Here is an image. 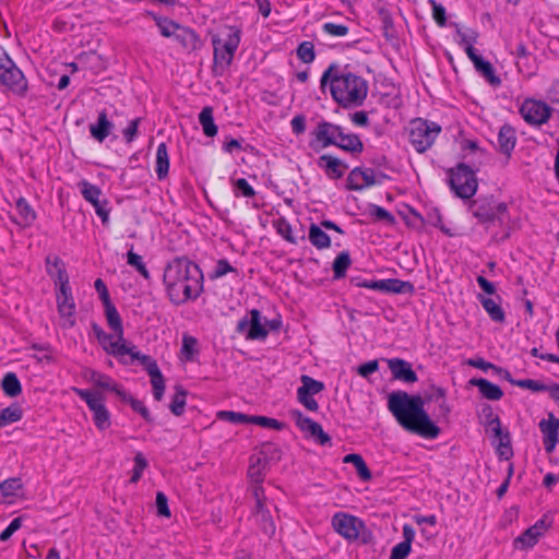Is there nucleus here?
<instances>
[{"instance_id":"13d9d810","label":"nucleus","mask_w":559,"mask_h":559,"mask_svg":"<svg viewBox=\"0 0 559 559\" xmlns=\"http://www.w3.org/2000/svg\"><path fill=\"white\" fill-rule=\"evenodd\" d=\"M429 4L431 5V9H432V17L435 20V22L443 27L445 26L447 24V11H445V8L437 2L436 0H429Z\"/></svg>"},{"instance_id":"aec40b11","label":"nucleus","mask_w":559,"mask_h":559,"mask_svg":"<svg viewBox=\"0 0 559 559\" xmlns=\"http://www.w3.org/2000/svg\"><path fill=\"white\" fill-rule=\"evenodd\" d=\"M175 39L187 51H194L200 49L202 40L200 36L192 28L182 26L179 28Z\"/></svg>"},{"instance_id":"e2e57ef3","label":"nucleus","mask_w":559,"mask_h":559,"mask_svg":"<svg viewBox=\"0 0 559 559\" xmlns=\"http://www.w3.org/2000/svg\"><path fill=\"white\" fill-rule=\"evenodd\" d=\"M230 272L237 273V270L233 267L226 259H221L216 262L215 269L213 270L210 277L212 280H216L223 277L224 275Z\"/></svg>"},{"instance_id":"393cba45","label":"nucleus","mask_w":559,"mask_h":559,"mask_svg":"<svg viewBox=\"0 0 559 559\" xmlns=\"http://www.w3.org/2000/svg\"><path fill=\"white\" fill-rule=\"evenodd\" d=\"M146 15L153 19V21L155 22L156 26L158 27V29L160 32V35L166 38H169V37L175 38L179 28L181 27V25L179 23H177L166 16L157 15L156 13H154L152 11H146Z\"/></svg>"},{"instance_id":"cd10ccee","label":"nucleus","mask_w":559,"mask_h":559,"mask_svg":"<svg viewBox=\"0 0 559 559\" xmlns=\"http://www.w3.org/2000/svg\"><path fill=\"white\" fill-rule=\"evenodd\" d=\"M91 381L98 388L116 393L120 399H126L127 396V391L117 384L109 376L93 371L91 374Z\"/></svg>"},{"instance_id":"dca6fc26","label":"nucleus","mask_w":559,"mask_h":559,"mask_svg":"<svg viewBox=\"0 0 559 559\" xmlns=\"http://www.w3.org/2000/svg\"><path fill=\"white\" fill-rule=\"evenodd\" d=\"M342 130L343 128L338 124L321 121L314 129L313 135L322 147H328L336 144L338 136L342 135Z\"/></svg>"},{"instance_id":"c9c22d12","label":"nucleus","mask_w":559,"mask_h":559,"mask_svg":"<svg viewBox=\"0 0 559 559\" xmlns=\"http://www.w3.org/2000/svg\"><path fill=\"white\" fill-rule=\"evenodd\" d=\"M384 292L391 294L413 295L415 292L414 285L408 281H401L399 278L384 280Z\"/></svg>"},{"instance_id":"c03bdc74","label":"nucleus","mask_w":559,"mask_h":559,"mask_svg":"<svg viewBox=\"0 0 559 559\" xmlns=\"http://www.w3.org/2000/svg\"><path fill=\"white\" fill-rule=\"evenodd\" d=\"M63 270L67 273L64 262L58 255H48L46 258V271L48 275L55 281V284L59 285V270Z\"/></svg>"},{"instance_id":"4d7b16f0","label":"nucleus","mask_w":559,"mask_h":559,"mask_svg":"<svg viewBox=\"0 0 559 559\" xmlns=\"http://www.w3.org/2000/svg\"><path fill=\"white\" fill-rule=\"evenodd\" d=\"M128 353H130L129 345L126 343L123 335H121V338L117 335V342L109 344V355L122 359Z\"/></svg>"},{"instance_id":"2f4dec72","label":"nucleus","mask_w":559,"mask_h":559,"mask_svg":"<svg viewBox=\"0 0 559 559\" xmlns=\"http://www.w3.org/2000/svg\"><path fill=\"white\" fill-rule=\"evenodd\" d=\"M474 68L491 86L497 87L501 85V79L496 75L495 69L489 61L481 58L477 60Z\"/></svg>"},{"instance_id":"bf43d9fd","label":"nucleus","mask_w":559,"mask_h":559,"mask_svg":"<svg viewBox=\"0 0 559 559\" xmlns=\"http://www.w3.org/2000/svg\"><path fill=\"white\" fill-rule=\"evenodd\" d=\"M250 424H255L264 428H273L276 430H281L284 427V424L270 417L265 416H250Z\"/></svg>"},{"instance_id":"7c9ffc66","label":"nucleus","mask_w":559,"mask_h":559,"mask_svg":"<svg viewBox=\"0 0 559 559\" xmlns=\"http://www.w3.org/2000/svg\"><path fill=\"white\" fill-rule=\"evenodd\" d=\"M104 308L108 326L121 338V335H123V326L118 310L111 301L104 304Z\"/></svg>"},{"instance_id":"a18cd8bd","label":"nucleus","mask_w":559,"mask_h":559,"mask_svg":"<svg viewBox=\"0 0 559 559\" xmlns=\"http://www.w3.org/2000/svg\"><path fill=\"white\" fill-rule=\"evenodd\" d=\"M187 392L181 385L176 386V393L170 403V411L175 416H180L185 412Z\"/></svg>"},{"instance_id":"8fccbe9b","label":"nucleus","mask_w":559,"mask_h":559,"mask_svg":"<svg viewBox=\"0 0 559 559\" xmlns=\"http://www.w3.org/2000/svg\"><path fill=\"white\" fill-rule=\"evenodd\" d=\"M483 416L486 419V425L491 429L493 436H501V421L497 415L493 414L491 406L487 405L483 408Z\"/></svg>"},{"instance_id":"864d4df0","label":"nucleus","mask_w":559,"mask_h":559,"mask_svg":"<svg viewBox=\"0 0 559 559\" xmlns=\"http://www.w3.org/2000/svg\"><path fill=\"white\" fill-rule=\"evenodd\" d=\"M219 419L233 423V424H250V415L237 413L233 411H223L217 414Z\"/></svg>"},{"instance_id":"5fc2aeb1","label":"nucleus","mask_w":559,"mask_h":559,"mask_svg":"<svg viewBox=\"0 0 559 559\" xmlns=\"http://www.w3.org/2000/svg\"><path fill=\"white\" fill-rule=\"evenodd\" d=\"M123 402H128L132 409L136 413H139L146 421H152L153 418L150 414V411L145 407L143 402L132 397L131 394L127 392L126 399H121Z\"/></svg>"},{"instance_id":"9d476101","label":"nucleus","mask_w":559,"mask_h":559,"mask_svg":"<svg viewBox=\"0 0 559 559\" xmlns=\"http://www.w3.org/2000/svg\"><path fill=\"white\" fill-rule=\"evenodd\" d=\"M236 332L245 335L246 340L250 341L265 340L269 334L261 312L258 309L250 310L249 316L238 321Z\"/></svg>"},{"instance_id":"69168bd1","label":"nucleus","mask_w":559,"mask_h":559,"mask_svg":"<svg viewBox=\"0 0 559 559\" xmlns=\"http://www.w3.org/2000/svg\"><path fill=\"white\" fill-rule=\"evenodd\" d=\"M324 33L336 36V37H343L346 36L349 32V28L346 25L343 24H335V23H324L322 26Z\"/></svg>"},{"instance_id":"338daca9","label":"nucleus","mask_w":559,"mask_h":559,"mask_svg":"<svg viewBox=\"0 0 559 559\" xmlns=\"http://www.w3.org/2000/svg\"><path fill=\"white\" fill-rule=\"evenodd\" d=\"M276 229H277V233L284 238L286 239L287 241H289L290 243H296L297 240L296 238L293 236V230H292V226L290 224L285 221V219H280L277 221L276 223Z\"/></svg>"},{"instance_id":"0eeeda50","label":"nucleus","mask_w":559,"mask_h":559,"mask_svg":"<svg viewBox=\"0 0 559 559\" xmlns=\"http://www.w3.org/2000/svg\"><path fill=\"white\" fill-rule=\"evenodd\" d=\"M0 83L19 96H24L27 82L23 72L15 66L7 51L0 47Z\"/></svg>"},{"instance_id":"49530a36","label":"nucleus","mask_w":559,"mask_h":559,"mask_svg":"<svg viewBox=\"0 0 559 559\" xmlns=\"http://www.w3.org/2000/svg\"><path fill=\"white\" fill-rule=\"evenodd\" d=\"M79 186L81 187V193L83 198L90 202L91 204L96 203L99 201V197L102 195V190L95 186L90 183L86 180H82Z\"/></svg>"},{"instance_id":"f704fd0d","label":"nucleus","mask_w":559,"mask_h":559,"mask_svg":"<svg viewBox=\"0 0 559 559\" xmlns=\"http://www.w3.org/2000/svg\"><path fill=\"white\" fill-rule=\"evenodd\" d=\"M478 300L492 321L503 322L506 320V313L503 309L492 298L478 295Z\"/></svg>"},{"instance_id":"6e6d98bb","label":"nucleus","mask_w":559,"mask_h":559,"mask_svg":"<svg viewBox=\"0 0 559 559\" xmlns=\"http://www.w3.org/2000/svg\"><path fill=\"white\" fill-rule=\"evenodd\" d=\"M427 400L438 403L440 416H447L450 413V407L447 404L444 391L441 388H437L433 393L427 397Z\"/></svg>"},{"instance_id":"3c124183","label":"nucleus","mask_w":559,"mask_h":559,"mask_svg":"<svg viewBox=\"0 0 559 559\" xmlns=\"http://www.w3.org/2000/svg\"><path fill=\"white\" fill-rule=\"evenodd\" d=\"M127 263L133 266L144 278H150V272L140 254L130 250L127 254Z\"/></svg>"},{"instance_id":"bb28decb","label":"nucleus","mask_w":559,"mask_h":559,"mask_svg":"<svg viewBox=\"0 0 559 559\" xmlns=\"http://www.w3.org/2000/svg\"><path fill=\"white\" fill-rule=\"evenodd\" d=\"M335 146L352 154H360L364 151V143L359 136L354 133H344V130H342V135L338 136Z\"/></svg>"},{"instance_id":"f257e3e1","label":"nucleus","mask_w":559,"mask_h":559,"mask_svg":"<svg viewBox=\"0 0 559 559\" xmlns=\"http://www.w3.org/2000/svg\"><path fill=\"white\" fill-rule=\"evenodd\" d=\"M388 408L396 421L408 432L426 439H436L440 428L425 409V399L405 391H394L388 397Z\"/></svg>"},{"instance_id":"9b49d317","label":"nucleus","mask_w":559,"mask_h":559,"mask_svg":"<svg viewBox=\"0 0 559 559\" xmlns=\"http://www.w3.org/2000/svg\"><path fill=\"white\" fill-rule=\"evenodd\" d=\"M292 417L297 427L320 445L331 444V437L322 429V426L311 418L305 416L300 411H292Z\"/></svg>"},{"instance_id":"4468645a","label":"nucleus","mask_w":559,"mask_h":559,"mask_svg":"<svg viewBox=\"0 0 559 559\" xmlns=\"http://www.w3.org/2000/svg\"><path fill=\"white\" fill-rule=\"evenodd\" d=\"M543 433V443L545 451L551 453L558 443L559 419L554 414H549V419H542L538 424Z\"/></svg>"},{"instance_id":"4c0bfd02","label":"nucleus","mask_w":559,"mask_h":559,"mask_svg":"<svg viewBox=\"0 0 559 559\" xmlns=\"http://www.w3.org/2000/svg\"><path fill=\"white\" fill-rule=\"evenodd\" d=\"M266 465V459L261 456H251L250 465L248 468V477L257 483L261 484L263 481V469Z\"/></svg>"},{"instance_id":"052dcab7","label":"nucleus","mask_w":559,"mask_h":559,"mask_svg":"<svg viewBox=\"0 0 559 559\" xmlns=\"http://www.w3.org/2000/svg\"><path fill=\"white\" fill-rule=\"evenodd\" d=\"M456 27V34L460 37L459 44L463 46L474 45L477 41L478 34L474 29L463 31L459 24H454Z\"/></svg>"},{"instance_id":"f3484780","label":"nucleus","mask_w":559,"mask_h":559,"mask_svg":"<svg viewBox=\"0 0 559 559\" xmlns=\"http://www.w3.org/2000/svg\"><path fill=\"white\" fill-rule=\"evenodd\" d=\"M389 369L393 379L405 383H415L418 381L416 372L412 369V365L402 358L386 359Z\"/></svg>"},{"instance_id":"6ab92c4d","label":"nucleus","mask_w":559,"mask_h":559,"mask_svg":"<svg viewBox=\"0 0 559 559\" xmlns=\"http://www.w3.org/2000/svg\"><path fill=\"white\" fill-rule=\"evenodd\" d=\"M546 530V521L544 519L538 520L533 526L525 530L519 537L514 539L515 548L525 549L533 547L538 538L543 535Z\"/></svg>"},{"instance_id":"5701e85b","label":"nucleus","mask_w":559,"mask_h":559,"mask_svg":"<svg viewBox=\"0 0 559 559\" xmlns=\"http://www.w3.org/2000/svg\"><path fill=\"white\" fill-rule=\"evenodd\" d=\"M469 384L478 388L480 394L490 401H499L503 396V391L499 385L483 378H473Z\"/></svg>"},{"instance_id":"412c9836","label":"nucleus","mask_w":559,"mask_h":559,"mask_svg":"<svg viewBox=\"0 0 559 559\" xmlns=\"http://www.w3.org/2000/svg\"><path fill=\"white\" fill-rule=\"evenodd\" d=\"M516 143L515 130L510 124H503L498 133V148L499 151L510 157Z\"/></svg>"},{"instance_id":"a878e982","label":"nucleus","mask_w":559,"mask_h":559,"mask_svg":"<svg viewBox=\"0 0 559 559\" xmlns=\"http://www.w3.org/2000/svg\"><path fill=\"white\" fill-rule=\"evenodd\" d=\"M253 515L263 534L272 537L275 534L276 527L270 510L265 506H262L260 508H255Z\"/></svg>"},{"instance_id":"1a4fd4ad","label":"nucleus","mask_w":559,"mask_h":559,"mask_svg":"<svg viewBox=\"0 0 559 559\" xmlns=\"http://www.w3.org/2000/svg\"><path fill=\"white\" fill-rule=\"evenodd\" d=\"M59 273V292L57 293V307L60 317L62 318L61 326L70 329L75 324L74 312L75 304L72 297L71 287L69 285V275L64 274L63 270Z\"/></svg>"},{"instance_id":"de8ad7c7","label":"nucleus","mask_w":559,"mask_h":559,"mask_svg":"<svg viewBox=\"0 0 559 559\" xmlns=\"http://www.w3.org/2000/svg\"><path fill=\"white\" fill-rule=\"evenodd\" d=\"M296 55L304 63H311L316 58L313 43L308 40L300 43L296 49Z\"/></svg>"},{"instance_id":"72a5a7b5","label":"nucleus","mask_w":559,"mask_h":559,"mask_svg":"<svg viewBox=\"0 0 559 559\" xmlns=\"http://www.w3.org/2000/svg\"><path fill=\"white\" fill-rule=\"evenodd\" d=\"M22 488L21 479L10 478L0 484V503H11Z\"/></svg>"},{"instance_id":"603ef678","label":"nucleus","mask_w":559,"mask_h":559,"mask_svg":"<svg viewBox=\"0 0 559 559\" xmlns=\"http://www.w3.org/2000/svg\"><path fill=\"white\" fill-rule=\"evenodd\" d=\"M495 438L499 439L498 443V454L500 457H503L508 460L512 455V448L510 444V435L509 432H504L501 430V436H493Z\"/></svg>"},{"instance_id":"09e8293b","label":"nucleus","mask_w":559,"mask_h":559,"mask_svg":"<svg viewBox=\"0 0 559 559\" xmlns=\"http://www.w3.org/2000/svg\"><path fill=\"white\" fill-rule=\"evenodd\" d=\"M198 340L191 335H183L181 353L189 361H193L198 355Z\"/></svg>"},{"instance_id":"680f3d73","label":"nucleus","mask_w":559,"mask_h":559,"mask_svg":"<svg viewBox=\"0 0 559 559\" xmlns=\"http://www.w3.org/2000/svg\"><path fill=\"white\" fill-rule=\"evenodd\" d=\"M146 372L151 377L152 386L165 384L164 376L162 374L156 360H153L145 367Z\"/></svg>"},{"instance_id":"37998d69","label":"nucleus","mask_w":559,"mask_h":559,"mask_svg":"<svg viewBox=\"0 0 559 559\" xmlns=\"http://www.w3.org/2000/svg\"><path fill=\"white\" fill-rule=\"evenodd\" d=\"M300 380H301L302 385L298 388L297 394L314 395V394L320 393L324 389V385L321 381L314 380L313 378H311L309 376L304 374V376H301Z\"/></svg>"},{"instance_id":"e433bc0d","label":"nucleus","mask_w":559,"mask_h":559,"mask_svg":"<svg viewBox=\"0 0 559 559\" xmlns=\"http://www.w3.org/2000/svg\"><path fill=\"white\" fill-rule=\"evenodd\" d=\"M309 240L317 249H326L331 246L330 236L321 229L317 224L309 227Z\"/></svg>"},{"instance_id":"4be33fe9","label":"nucleus","mask_w":559,"mask_h":559,"mask_svg":"<svg viewBox=\"0 0 559 559\" xmlns=\"http://www.w3.org/2000/svg\"><path fill=\"white\" fill-rule=\"evenodd\" d=\"M19 217L11 216V221L20 227H28L36 219V213L24 198L16 201Z\"/></svg>"},{"instance_id":"7ed1b4c3","label":"nucleus","mask_w":559,"mask_h":559,"mask_svg":"<svg viewBox=\"0 0 559 559\" xmlns=\"http://www.w3.org/2000/svg\"><path fill=\"white\" fill-rule=\"evenodd\" d=\"M330 84L333 99L344 108L361 106L368 94V82L347 70H341L335 63H331L323 72L320 80L322 90Z\"/></svg>"},{"instance_id":"c85d7f7f","label":"nucleus","mask_w":559,"mask_h":559,"mask_svg":"<svg viewBox=\"0 0 559 559\" xmlns=\"http://www.w3.org/2000/svg\"><path fill=\"white\" fill-rule=\"evenodd\" d=\"M90 409L93 412V419L98 429L104 430L109 427L110 416L104 404V397H100Z\"/></svg>"},{"instance_id":"a211bd4d","label":"nucleus","mask_w":559,"mask_h":559,"mask_svg":"<svg viewBox=\"0 0 559 559\" xmlns=\"http://www.w3.org/2000/svg\"><path fill=\"white\" fill-rule=\"evenodd\" d=\"M319 168L323 169L330 179H340L344 176L348 165L342 159L330 154H323L318 158Z\"/></svg>"},{"instance_id":"2eb2a0df","label":"nucleus","mask_w":559,"mask_h":559,"mask_svg":"<svg viewBox=\"0 0 559 559\" xmlns=\"http://www.w3.org/2000/svg\"><path fill=\"white\" fill-rule=\"evenodd\" d=\"M377 182L373 169L356 167L349 173L346 187L348 190L360 191L376 185Z\"/></svg>"},{"instance_id":"f8f14e48","label":"nucleus","mask_w":559,"mask_h":559,"mask_svg":"<svg viewBox=\"0 0 559 559\" xmlns=\"http://www.w3.org/2000/svg\"><path fill=\"white\" fill-rule=\"evenodd\" d=\"M552 108L545 102L535 99H526L520 108V114L523 119L533 126L546 123L549 120Z\"/></svg>"},{"instance_id":"b1692460","label":"nucleus","mask_w":559,"mask_h":559,"mask_svg":"<svg viewBox=\"0 0 559 559\" xmlns=\"http://www.w3.org/2000/svg\"><path fill=\"white\" fill-rule=\"evenodd\" d=\"M112 129L114 123L108 119L105 110L98 114L97 122L90 126L91 135L100 143L111 133Z\"/></svg>"},{"instance_id":"774afa93","label":"nucleus","mask_w":559,"mask_h":559,"mask_svg":"<svg viewBox=\"0 0 559 559\" xmlns=\"http://www.w3.org/2000/svg\"><path fill=\"white\" fill-rule=\"evenodd\" d=\"M411 549L412 545L408 542H401L392 548L390 559H405L409 555Z\"/></svg>"},{"instance_id":"79ce46f5","label":"nucleus","mask_w":559,"mask_h":559,"mask_svg":"<svg viewBox=\"0 0 559 559\" xmlns=\"http://www.w3.org/2000/svg\"><path fill=\"white\" fill-rule=\"evenodd\" d=\"M352 260L348 251H342L337 254L333 262L334 278L340 280L346 275L347 269L350 266Z\"/></svg>"},{"instance_id":"c756f323","label":"nucleus","mask_w":559,"mask_h":559,"mask_svg":"<svg viewBox=\"0 0 559 559\" xmlns=\"http://www.w3.org/2000/svg\"><path fill=\"white\" fill-rule=\"evenodd\" d=\"M156 176L159 180L167 177L169 171V157L166 143L158 144L156 150Z\"/></svg>"},{"instance_id":"0e129e2a","label":"nucleus","mask_w":559,"mask_h":559,"mask_svg":"<svg viewBox=\"0 0 559 559\" xmlns=\"http://www.w3.org/2000/svg\"><path fill=\"white\" fill-rule=\"evenodd\" d=\"M147 466V461L142 453H138L134 457V467L130 481L136 483L142 476L144 468Z\"/></svg>"},{"instance_id":"6e6552de","label":"nucleus","mask_w":559,"mask_h":559,"mask_svg":"<svg viewBox=\"0 0 559 559\" xmlns=\"http://www.w3.org/2000/svg\"><path fill=\"white\" fill-rule=\"evenodd\" d=\"M449 183L455 194L462 199H471L478 187L474 170L465 164H459L451 169Z\"/></svg>"},{"instance_id":"423d86ee","label":"nucleus","mask_w":559,"mask_h":559,"mask_svg":"<svg viewBox=\"0 0 559 559\" xmlns=\"http://www.w3.org/2000/svg\"><path fill=\"white\" fill-rule=\"evenodd\" d=\"M441 132V127L433 121L417 118L411 121L408 138L413 147L418 153L429 150Z\"/></svg>"},{"instance_id":"ddd939ff","label":"nucleus","mask_w":559,"mask_h":559,"mask_svg":"<svg viewBox=\"0 0 559 559\" xmlns=\"http://www.w3.org/2000/svg\"><path fill=\"white\" fill-rule=\"evenodd\" d=\"M332 526L336 533L348 540H356L365 528L360 519L346 513H336L332 518Z\"/></svg>"},{"instance_id":"58836bf2","label":"nucleus","mask_w":559,"mask_h":559,"mask_svg":"<svg viewBox=\"0 0 559 559\" xmlns=\"http://www.w3.org/2000/svg\"><path fill=\"white\" fill-rule=\"evenodd\" d=\"M344 462L352 463L356 467L357 474L362 480L371 479V477H372L371 472L360 454H356V453L347 454L344 457Z\"/></svg>"},{"instance_id":"f03ea898","label":"nucleus","mask_w":559,"mask_h":559,"mask_svg":"<svg viewBox=\"0 0 559 559\" xmlns=\"http://www.w3.org/2000/svg\"><path fill=\"white\" fill-rule=\"evenodd\" d=\"M163 281L175 305L194 300L203 292L202 270L186 257L175 258L166 265Z\"/></svg>"},{"instance_id":"20e7f679","label":"nucleus","mask_w":559,"mask_h":559,"mask_svg":"<svg viewBox=\"0 0 559 559\" xmlns=\"http://www.w3.org/2000/svg\"><path fill=\"white\" fill-rule=\"evenodd\" d=\"M468 210L478 223L486 226L498 224L502 233H495L492 238L497 242L504 241L510 237V215L508 205L504 202H497L492 197H480L469 203Z\"/></svg>"},{"instance_id":"39448f33","label":"nucleus","mask_w":559,"mask_h":559,"mask_svg":"<svg viewBox=\"0 0 559 559\" xmlns=\"http://www.w3.org/2000/svg\"><path fill=\"white\" fill-rule=\"evenodd\" d=\"M240 43V33L238 29L230 27L225 38L213 36L212 44L214 47V72L222 75L231 64L235 52Z\"/></svg>"},{"instance_id":"473e14b6","label":"nucleus","mask_w":559,"mask_h":559,"mask_svg":"<svg viewBox=\"0 0 559 559\" xmlns=\"http://www.w3.org/2000/svg\"><path fill=\"white\" fill-rule=\"evenodd\" d=\"M199 122L202 127L203 133L206 136L213 138L217 134V126L214 122L213 108L211 106H205L202 108L201 112L199 114Z\"/></svg>"},{"instance_id":"ea45409f","label":"nucleus","mask_w":559,"mask_h":559,"mask_svg":"<svg viewBox=\"0 0 559 559\" xmlns=\"http://www.w3.org/2000/svg\"><path fill=\"white\" fill-rule=\"evenodd\" d=\"M23 411L17 404H12L0 412V428L22 419Z\"/></svg>"},{"instance_id":"a19ab883","label":"nucleus","mask_w":559,"mask_h":559,"mask_svg":"<svg viewBox=\"0 0 559 559\" xmlns=\"http://www.w3.org/2000/svg\"><path fill=\"white\" fill-rule=\"evenodd\" d=\"M3 392L10 396L15 397L22 392L21 382L14 372H8L1 382Z\"/></svg>"}]
</instances>
